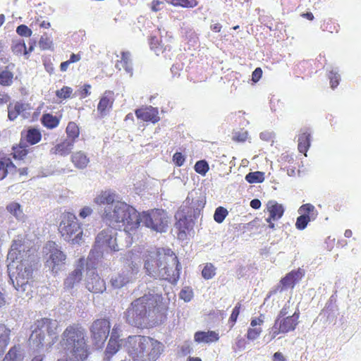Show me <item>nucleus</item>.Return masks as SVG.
Returning <instances> with one entry per match:
<instances>
[{
    "label": "nucleus",
    "mask_w": 361,
    "mask_h": 361,
    "mask_svg": "<svg viewBox=\"0 0 361 361\" xmlns=\"http://www.w3.org/2000/svg\"><path fill=\"white\" fill-rule=\"evenodd\" d=\"M98 206H103L101 216L111 226L123 228L125 234L139 227L138 212L126 202L116 200V194L110 190L102 191L94 199Z\"/></svg>",
    "instance_id": "f257e3e1"
},
{
    "label": "nucleus",
    "mask_w": 361,
    "mask_h": 361,
    "mask_svg": "<svg viewBox=\"0 0 361 361\" xmlns=\"http://www.w3.org/2000/svg\"><path fill=\"white\" fill-rule=\"evenodd\" d=\"M144 268L146 274L154 279L176 283L180 277L181 265L170 249L152 248L145 255Z\"/></svg>",
    "instance_id": "f03ea898"
},
{
    "label": "nucleus",
    "mask_w": 361,
    "mask_h": 361,
    "mask_svg": "<svg viewBox=\"0 0 361 361\" xmlns=\"http://www.w3.org/2000/svg\"><path fill=\"white\" fill-rule=\"evenodd\" d=\"M29 252L25 251L21 240L17 239L13 241L8 253L7 259L10 261L8 264L9 277L17 290L25 291L32 276L33 257Z\"/></svg>",
    "instance_id": "7ed1b4c3"
},
{
    "label": "nucleus",
    "mask_w": 361,
    "mask_h": 361,
    "mask_svg": "<svg viewBox=\"0 0 361 361\" xmlns=\"http://www.w3.org/2000/svg\"><path fill=\"white\" fill-rule=\"evenodd\" d=\"M59 345L68 357L85 361L90 353L85 329L78 324L69 325L61 336Z\"/></svg>",
    "instance_id": "20e7f679"
},
{
    "label": "nucleus",
    "mask_w": 361,
    "mask_h": 361,
    "mask_svg": "<svg viewBox=\"0 0 361 361\" xmlns=\"http://www.w3.org/2000/svg\"><path fill=\"white\" fill-rule=\"evenodd\" d=\"M126 348L133 361H156L163 352V345L142 336H128Z\"/></svg>",
    "instance_id": "39448f33"
},
{
    "label": "nucleus",
    "mask_w": 361,
    "mask_h": 361,
    "mask_svg": "<svg viewBox=\"0 0 361 361\" xmlns=\"http://www.w3.org/2000/svg\"><path fill=\"white\" fill-rule=\"evenodd\" d=\"M161 294L153 293L145 294L131 303L126 312V322L134 326L141 327L147 324V318L161 300Z\"/></svg>",
    "instance_id": "423d86ee"
},
{
    "label": "nucleus",
    "mask_w": 361,
    "mask_h": 361,
    "mask_svg": "<svg viewBox=\"0 0 361 361\" xmlns=\"http://www.w3.org/2000/svg\"><path fill=\"white\" fill-rule=\"evenodd\" d=\"M205 197L199 190H192L188 195L186 200L183 205L175 215L176 219H178L176 226L180 231V233H185L191 226L190 222H188L187 217L196 218L205 204Z\"/></svg>",
    "instance_id": "0eeeda50"
},
{
    "label": "nucleus",
    "mask_w": 361,
    "mask_h": 361,
    "mask_svg": "<svg viewBox=\"0 0 361 361\" xmlns=\"http://www.w3.org/2000/svg\"><path fill=\"white\" fill-rule=\"evenodd\" d=\"M117 235V232L112 228L99 232L96 237L94 248L89 254L88 260L92 262L98 259L104 252H116L121 250Z\"/></svg>",
    "instance_id": "6e6552de"
},
{
    "label": "nucleus",
    "mask_w": 361,
    "mask_h": 361,
    "mask_svg": "<svg viewBox=\"0 0 361 361\" xmlns=\"http://www.w3.org/2000/svg\"><path fill=\"white\" fill-rule=\"evenodd\" d=\"M58 322L47 318L37 320L29 338V344L34 350H38L43 347L45 334L52 337V341L49 343V348L57 340L56 329Z\"/></svg>",
    "instance_id": "1a4fd4ad"
},
{
    "label": "nucleus",
    "mask_w": 361,
    "mask_h": 361,
    "mask_svg": "<svg viewBox=\"0 0 361 361\" xmlns=\"http://www.w3.org/2000/svg\"><path fill=\"white\" fill-rule=\"evenodd\" d=\"M59 231L62 238L73 245L82 241L83 231L75 214L64 212L61 216Z\"/></svg>",
    "instance_id": "9d476101"
},
{
    "label": "nucleus",
    "mask_w": 361,
    "mask_h": 361,
    "mask_svg": "<svg viewBox=\"0 0 361 361\" xmlns=\"http://www.w3.org/2000/svg\"><path fill=\"white\" fill-rule=\"evenodd\" d=\"M139 225L142 223L146 227L157 232H166L168 227V216L162 209H152L138 213Z\"/></svg>",
    "instance_id": "9b49d317"
},
{
    "label": "nucleus",
    "mask_w": 361,
    "mask_h": 361,
    "mask_svg": "<svg viewBox=\"0 0 361 361\" xmlns=\"http://www.w3.org/2000/svg\"><path fill=\"white\" fill-rule=\"evenodd\" d=\"M140 265L132 262L128 267L123 269L120 273L114 275L111 279V283L115 288H121L127 283L133 281L139 271Z\"/></svg>",
    "instance_id": "f8f14e48"
},
{
    "label": "nucleus",
    "mask_w": 361,
    "mask_h": 361,
    "mask_svg": "<svg viewBox=\"0 0 361 361\" xmlns=\"http://www.w3.org/2000/svg\"><path fill=\"white\" fill-rule=\"evenodd\" d=\"M110 322L102 319L95 320L90 326L91 337L97 347H101L106 340L110 331Z\"/></svg>",
    "instance_id": "ddd939ff"
},
{
    "label": "nucleus",
    "mask_w": 361,
    "mask_h": 361,
    "mask_svg": "<svg viewBox=\"0 0 361 361\" xmlns=\"http://www.w3.org/2000/svg\"><path fill=\"white\" fill-rule=\"evenodd\" d=\"M48 245L51 252L49 259L47 261V266L53 273L57 274L64 265L66 257L61 250L56 247L55 243L49 242Z\"/></svg>",
    "instance_id": "4468645a"
},
{
    "label": "nucleus",
    "mask_w": 361,
    "mask_h": 361,
    "mask_svg": "<svg viewBox=\"0 0 361 361\" xmlns=\"http://www.w3.org/2000/svg\"><path fill=\"white\" fill-rule=\"evenodd\" d=\"M299 316L300 312L297 307L291 316H278L275 320L276 326H279V329L281 330V331H282L283 334L295 330L296 326L298 324Z\"/></svg>",
    "instance_id": "2eb2a0df"
},
{
    "label": "nucleus",
    "mask_w": 361,
    "mask_h": 361,
    "mask_svg": "<svg viewBox=\"0 0 361 361\" xmlns=\"http://www.w3.org/2000/svg\"><path fill=\"white\" fill-rule=\"evenodd\" d=\"M304 275V271L302 269L297 271H292L283 278L280 284L277 286L274 292H281L283 290L288 288H293L295 285L302 279Z\"/></svg>",
    "instance_id": "dca6fc26"
},
{
    "label": "nucleus",
    "mask_w": 361,
    "mask_h": 361,
    "mask_svg": "<svg viewBox=\"0 0 361 361\" xmlns=\"http://www.w3.org/2000/svg\"><path fill=\"white\" fill-rule=\"evenodd\" d=\"M82 259H80L79 264L77 265L75 269L69 273L68 276L65 279L63 282L64 289L71 290L79 285L82 278Z\"/></svg>",
    "instance_id": "f3484780"
},
{
    "label": "nucleus",
    "mask_w": 361,
    "mask_h": 361,
    "mask_svg": "<svg viewBox=\"0 0 361 361\" xmlns=\"http://www.w3.org/2000/svg\"><path fill=\"white\" fill-rule=\"evenodd\" d=\"M86 288L92 293H99L106 290V285L98 274H95L93 270H90L86 279Z\"/></svg>",
    "instance_id": "a211bd4d"
},
{
    "label": "nucleus",
    "mask_w": 361,
    "mask_h": 361,
    "mask_svg": "<svg viewBox=\"0 0 361 361\" xmlns=\"http://www.w3.org/2000/svg\"><path fill=\"white\" fill-rule=\"evenodd\" d=\"M267 210L269 214V217L266 219L267 222L279 220L284 212V208L282 204H279L275 200H270L267 202Z\"/></svg>",
    "instance_id": "6ab92c4d"
},
{
    "label": "nucleus",
    "mask_w": 361,
    "mask_h": 361,
    "mask_svg": "<svg viewBox=\"0 0 361 361\" xmlns=\"http://www.w3.org/2000/svg\"><path fill=\"white\" fill-rule=\"evenodd\" d=\"M135 114L138 118L145 121H151L155 123L159 121L158 109L151 106L136 110Z\"/></svg>",
    "instance_id": "aec40b11"
},
{
    "label": "nucleus",
    "mask_w": 361,
    "mask_h": 361,
    "mask_svg": "<svg viewBox=\"0 0 361 361\" xmlns=\"http://www.w3.org/2000/svg\"><path fill=\"white\" fill-rule=\"evenodd\" d=\"M73 140L66 139L63 142L56 145L50 149L52 154H59L61 156H67L73 149Z\"/></svg>",
    "instance_id": "412c9836"
},
{
    "label": "nucleus",
    "mask_w": 361,
    "mask_h": 361,
    "mask_svg": "<svg viewBox=\"0 0 361 361\" xmlns=\"http://www.w3.org/2000/svg\"><path fill=\"white\" fill-rule=\"evenodd\" d=\"M110 92H106L101 97L97 106V111L102 117L106 116L112 107L113 98Z\"/></svg>",
    "instance_id": "4be33fe9"
},
{
    "label": "nucleus",
    "mask_w": 361,
    "mask_h": 361,
    "mask_svg": "<svg viewBox=\"0 0 361 361\" xmlns=\"http://www.w3.org/2000/svg\"><path fill=\"white\" fill-rule=\"evenodd\" d=\"M219 338V334L214 331H197L194 335V340L198 343H212L217 341Z\"/></svg>",
    "instance_id": "5701e85b"
},
{
    "label": "nucleus",
    "mask_w": 361,
    "mask_h": 361,
    "mask_svg": "<svg viewBox=\"0 0 361 361\" xmlns=\"http://www.w3.org/2000/svg\"><path fill=\"white\" fill-rule=\"evenodd\" d=\"M116 68L118 70L123 68L126 73H129L130 75L132 76V61L130 54L128 51H123L121 53V59L116 63Z\"/></svg>",
    "instance_id": "b1692460"
},
{
    "label": "nucleus",
    "mask_w": 361,
    "mask_h": 361,
    "mask_svg": "<svg viewBox=\"0 0 361 361\" xmlns=\"http://www.w3.org/2000/svg\"><path fill=\"white\" fill-rule=\"evenodd\" d=\"M41 137V133L36 128H30L21 133V140L25 139L30 145L38 143Z\"/></svg>",
    "instance_id": "393cba45"
},
{
    "label": "nucleus",
    "mask_w": 361,
    "mask_h": 361,
    "mask_svg": "<svg viewBox=\"0 0 361 361\" xmlns=\"http://www.w3.org/2000/svg\"><path fill=\"white\" fill-rule=\"evenodd\" d=\"M71 161L76 168L82 169L87 167L90 159L84 152L78 151L72 154Z\"/></svg>",
    "instance_id": "a878e982"
},
{
    "label": "nucleus",
    "mask_w": 361,
    "mask_h": 361,
    "mask_svg": "<svg viewBox=\"0 0 361 361\" xmlns=\"http://www.w3.org/2000/svg\"><path fill=\"white\" fill-rule=\"evenodd\" d=\"M27 105L21 102L10 104L8 107V116L11 121L15 120L18 115L27 109Z\"/></svg>",
    "instance_id": "bb28decb"
},
{
    "label": "nucleus",
    "mask_w": 361,
    "mask_h": 361,
    "mask_svg": "<svg viewBox=\"0 0 361 361\" xmlns=\"http://www.w3.org/2000/svg\"><path fill=\"white\" fill-rule=\"evenodd\" d=\"M15 171L16 166L9 158L0 159V180L6 178L8 173H13Z\"/></svg>",
    "instance_id": "cd10ccee"
},
{
    "label": "nucleus",
    "mask_w": 361,
    "mask_h": 361,
    "mask_svg": "<svg viewBox=\"0 0 361 361\" xmlns=\"http://www.w3.org/2000/svg\"><path fill=\"white\" fill-rule=\"evenodd\" d=\"M120 341L109 339L104 352V361H111L112 357L119 350Z\"/></svg>",
    "instance_id": "c85d7f7f"
},
{
    "label": "nucleus",
    "mask_w": 361,
    "mask_h": 361,
    "mask_svg": "<svg viewBox=\"0 0 361 361\" xmlns=\"http://www.w3.org/2000/svg\"><path fill=\"white\" fill-rule=\"evenodd\" d=\"M10 330L0 324V355L4 353L9 342Z\"/></svg>",
    "instance_id": "c756f323"
},
{
    "label": "nucleus",
    "mask_w": 361,
    "mask_h": 361,
    "mask_svg": "<svg viewBox=\"0 0 361 361\" xmlns=\"http://www.w3.org/2000/svg\"><path fill=\"white\" fill-rule=\"evenodd\" d=\"M310 146V133L304 132L298 137V150L305 154Z\"/></svg>",
    "instance_id": "7c9ffc66"
},
{
    "label": "nucleus",
    "mask_w": 361,
    "mask_h": 361,
    "mask_svg": "<svg viewBox=\"0 0 361 361\" xmlns=\"http://www.w3.org/2000/svg\"><path fill=\"white\" fill-rule=\"evenodd\" d=\"M27 145L24 142V140H21L19 145L13 147V157L16 159H23L27 154V149H26Z\"/></svg>",
    "instance_id": "2f4dec72"
},
{
    "label": "nucleus",
    "mask_w": 361,
    "mask_h": 361,
    "mask_svg": "<svg viewBox=\"0 0 361 361\" xmlns=\"http://www.w3.org/2000/svg\"><path fill=\"white\" fill-rule=\"evenodd\" d=\"M6 209L11 215L16 217L18 220L24 219L25 215L20 204L17 202H11L7 205Z\"/></svg>",
    "instance_id": "473e14b6"
},
{
    "label": "nucleus",
    "mask_w": 361,
    "mask_h": 361,
    "mask_svg": "<svg viewBox=\"0 0 361 361\" xmlns=\"http://www.w3.org/2000/svg\"><path fill=\"white\" fill-rule=\"evenodd\" d=\"M245 178L249 183H260L264 180L265 174L262 171L250 172Z\"/></svg>",
    "instance_id": "72a5a7b5"
},
{
    "label": "nucleus",
    "mask_w": 361,
    "mask_h": 361,
    "mask_svg": "<svg viewBox=\"0 0 361 361\" xmlns=\"http://www.w3.org/2000/svg\"><path fill=\"white\" fill-rule=\"evenodd\" d=\"M298 213L300 214V215H308L312 220L315 219L317 216V212L315 207L311 204H302L298 209Z\"/></svg>",
    "instance_id": "f704fd0d"
},
{
    "label": "nucleus",
    "mask_w": 361,
    "mask_h": 361,
    "mask_svg": "<svg viewBox=\"0 0 361 361\" xmlns=\"http://www.w3.org/2000/svg\"><path fill=\"white\" fill-rule=\"evenodd\" d=\"M162 38V36L161 37ZM150 45L152 49H155L157 55L159 54V51L164 52L167 49L168 45H165L163 42V39L160 40L155 36L152 37L150 39Z\"/></svg>",
    "instance_id": "c9c22d12"
},
{
    "label": "nucleus",
    "mask_w": 361,
    "mask_h": 361,
    "mask_svg": "<svg viewBox=\"0 0 361 361\" xmlns=\"http://www.w3.org/2000/svg\"><path fill=\"white\" fill-rule=\"evenodd\" d=\"M42 122L48 128H54L59 125V119L51 114H46L42 118Z\"/></svg>",
    "instance_id": "e433bc0d"
},
{
    "label": "nucleus",
    "mask_w": 361,
    "mask_h": 361,
    "mask_svg": "<svg viewBox=\"0 0 361 361\" xmlns=\"http://www.w3.org/2000/svg\"><path fill=\"white\" fill-rule=\"evenodd\" d=\"M66 132L68 135L67 139L73 140V142H75V139L79 136L80 134L79 128L74 122H70L68 124Z\"/></svg>",
    "instance_id": "4c0bfd02"
},
{
    "label": "nucleus",
    "mask_w": 361,
    "mask_h": 361,
    "mask_svg": "<svg viewBox=\"0 0 361 361\" xmlns=\"http://www.w3.org/2000/svg\"><path fill=\"white\" fill-rule=\"evenodd\" d=\"M166 3L175 6H182L185 8H194L197 5L196 0H164Z\"/></svg>",
    "instance_id": "58836bf2"
},
{
    "label": "nucleus",
    "mask_w": 361,
    "mask_h": 361,
    "mask_svg": "<svg viewBox=\"0 0 361 361\" xmlns=\"http://www.w3.org/2000/svg\"><path fill=\"white\" fill-rule=\"evenodd\" d=\"M11 49L12 51L17 55L21 54L23 52L25 56L28 54V51L23 40L13 41L11 46Z\"/></svg>",
    "instance_id": "ea45409f"
},
{
    "label": "nucleus",
    "mask_w": 361,
    "mask_h": 361,
    "mask_svg": "<svg viewBox=\"0 0 361 361\" xmlns=\"http://www.w3.org/2000/svg\"><path fill=\"white\" fill-rule=\"evenodd\" d=\"M216 267L212 263H206L202 270V276L206 279H212L216 275Z\"/></svg>",
    "instance_id": "a19ab883"
},
{
    "label": "nucleus",
    "mask_w": 361,
    "mask_h": 361,
    "mask_svg": "<svg viewBox=\"0 0 361 361\" xmlns=\"http://www.w3.org/2000/svg\"><path fill=\"white\" fill-rule=\"evenodd\" d=\"M2 361H23V357L14 347L10 349Z\"/></svg>",
    "instance_id": "79ce46f5"
},
{
    "label": "nucleus",
    "mask_w": 361,
    "mask_h": 361,
    "mask_svg": "<svg viewBox=\"0 0 361 361\" xmlns=\"http://www.w3.org/2000/svg\"><path fill=\"white\" fill-rule=\"evenodd\" d=\"M311 220L312 219L310 218L308 215H300L297 218L295 226L299 230H303Z\"/></svg>",
    "instance_id": "37998d69"
},
{
    "label": "nucleus",
    "mask_w": 361,
    "mask_h": 361,
    "mask_svg": "<svg viewBox=\"0 0 361 361\" xmlns=\"http://www.w3.org/2000/svg\"><path fill=\"white\" fill-rule=\"evenodd\" d=\"M227 214L228 211L225 208L219 207L215 210L214 219L217 223L220 224L224 221Z\"/></svg>",
    "instance_id": "c03bdc74"
},
{
    "label": "nucleus",
    "mask_w": 361,
    "mask_h": 361,
    "mask_svg": "<svg viewBox=\"0 0 361 361\" xmlns=\"http://www.w3.org/2000/svg\"><path fill=\"white\" fill-rule=\"evenodd\" d=\"M195 170L201 175H205L209 170V165L204 160L198 161L195 165Z\"/></svg>",
    "instance_id": "a18cd8bd"
},
{
    "label": "nucleus",
    "mask_w": 361,
    "mask_h": 361,
    "mask_svg": "<svg viewBox=\"0 0 361 361\" xmlns=\"http://www.w3.org/2000/svg\"><path fill=\"white\" fill-rule=\"evenodd\" d=\"M262 328L260 326L258 327H251L249 328L247 333V338L248 340L254 341L262 333Z\"/></svg>",
    "instance_id": "49530a36"
},
{
    "label": "nucleus",
    "mask_w": 361,
    "mask_h": 361,
    "mask_svg": "<svg viewBox=\"0 0 361 361\" xmlns=\"http://www.w3.org/2000/svg\"><path fill=\"white\" fill-rule=\"evenodd\" d=\"M329 78L330 80L331 87L332 89L336 87L339 83L340 75L338 74L336 70H331L329 71Z\"/></svg>",
    "instance_id": "de8ad7c7"
},
{
    "label": "nucleus",
    "mask_w": 361,
    "mask_h": 361,
    "mask_svg": "<svg viewBox=\"0 0 361 361\" xmlns=\"http://www.w3.org/2000/svg\"><path fill=\"white\" fill-rule=\"evenodd\" d=\"M73 89L68 86L63 87L61 90L56 92V95L60 99H67L71 97Z\"/></svg>",
    "instance_id": "09e8293b"
},
{
    "label": "nucleus",
    "mask_w": 361,
    "mask_h": 361,
    "mask_svg": "<svg viewBox=\"0 0 361 361\" xmlns=\"http://www.w3.org/2000/svg\"><path fill=\"white\" fill-rule=\"evenodd\" d=\"M39 46L44 50L49 49L52 46V41L47 36H42L39 41Z\"/></svg>",
    "instance_id": "8fccbe9b"
},
{
    "label": "nucleus",
    "mask_w": 361,
    "mask_h": 361,
    "mask_svg": "<svg viewBox=\"0 0 361 361\" xmlns=\"http://www.w3.org/2000/svg\"><path fill=\"white\" fill-rule=\"evenodd\" d=\"M16 32L22 37H30L32 33V30L25 25L18 26Z\"/></svg>",
    "instance_id": "3c124183"
},
{
    "label": "nucleus",
    "mask_w": 361,
    "mask_h": 361,
    "mask_svg": "<svg viewBox=\"0 0 361 361\" xmlns=\"http://www.w3.org/2000/svg\"><path fill=\"white\" fill-rule=\"evenodd\" d=\"M179 295L180 298L185 302H189L192 298L193 293L192 290H190L189 288H185L184 289L181 290Z\"/></svg>",
    "instance_id": "603ef678"
},
{
    "label": "nucleus",
    "mask_w": 361,
    "mask_h": 361,
    "mask_svg": "<svg viewBox=\"0 0 361 361\" xmlns=\"http://www.w3.org/2000/svg\"><path fill=\"white\" fill-rule=\"evenodd\" d=\"M279 334H283L282 331L279 329V326H276V322H274V326L270 330L269 335L264 336V338H268V341H270L275 338Z\"/></svg>",
    "instance_id": "864d4df0"
},
{
    "label": "nucleus",
    "mask_w": 361,
    "mask_h": 361,
    "mask_svg": "<svg viewBox=\"0 0 361 361\" xmlns=\"http://www.w3.org/2000/svg\"><path fill=\"white\" fill-rule=\"evenodd\" d=\"M279 334H283L282 331L279 329V326H276V322H274V326L270 330L269 335L264 336V338H268V341H270L275 338Z\"/></svg>",
    "instance_id": "5fc2aeb1"
},
{
    "label": "nucleus",
    "mask_w": 361,
    "mask_h": 361,
    "mask_svg": "<svg viewBox=\"0 0 361 361\" xmlns=\"http://www.w3.org/2000/svg\"><path fill=\"white\" fill-rule=\"evenodd\" d=\"M279 334H283L282 331L279 329V326H276V322H274V326L270 330L269 335L264 336V338H268V341H270L275 338Z\"/></svg>",
    "instance_id": "6e6d98bb"
},
{
    "label": "nucleus",
    "mask_w": 361,
    "mask_h": 361,
    "mask_svg": "<svg viewBox=\"0 0 361 361\" xmlns=\"http://www.w3.org/2000/svg\"><path fill=\"white\" fill-rule=\"evenodd\" d=\"M121 331V324H115L111 331L110 339L119 341L118 338L120 337Z\"/></svg>",
    "instance_id": "4d7b16f0"
},
{
    "label": "nucleus",
    "mask_w": 361,
    "mask_h": 361,
    "mask_svg": "<svg viewBox=\"0 0 361 361\" xmlns=\"http://www.w3.org/2000/svg\"><path fill=\"white\" fill-rule=\"evenodd\" d=\"M240 304H238L233 310L232 311V313L231 314V317L229 318V321L232 322V326H233L234 325V324L235 323L237 319H238V317L239 315V313H240Z\"/></svg>",
    "instance_id": "13d9d810"
},
{
    "label": "nucleus",
    "mask_w": 361,
    "mask_h": 361,
    "mask_svg": "<svg viewBox=\"0 0 361 361\" xmlns=\"http://www.w3.org/2000/svg\"><path fill=\"white\" fill-rule=\"evenodd\" d=\"M173 161L178 166H181L185 161V158L180 152H176L173 156Z\"/></svg>",
    "instance_id": "bf43d9fd"
},
{
    "label": "nucleus",
    "mask_w": 361,
    "mask_h": 361,
    "mask_svg": "<svg viewBox=\"0 0 361 361\" xmlns=\"http://www.w3.org/2000/svg\"><path fill=\"white\" fill-rule=\"evenodd\" d=\"M247 137V132L241 130L235 132L233 136V139L238 142H244Z\"/></svg>",
    "instance_id": "052dcab7"
},
{
    "label": "nucleus",
    "mask_w": 361,
    "mask_h": 361,
    "mask_svg": "<svg viewBox=\"0 0 361 361\" xmlns=\"http://www.w3.org/2000/svg\"><path fill=\"white\" fill-rule=\"evenodd\" d=\"M293 305V302H291V301L290 300H288V302L285 304L283 307L279 312L278 316H280V317L286 316L289 313V310Z\"/></svg>",
    "instance_id": "680f3d73"
},
{
    "label": "nucleus",
    "mask_w": 361,
    "mask_h": 361,
    "mask_svg": "<svg viewBox=\"0 0 361 361\" xmlns=\"http://www.w3.org/2000/svg\"><path fill=\"white\" fill-rule=\"evenodd\" d=\"M264 322V316L263 314H260L259 317H255L252 319L250 322V326L252 327H257V326H261L263 324Z\"/></svg>",
    "instance_id": "e2e57ef3"
},
{
    "label": "nucleus",
    "mask_w": 361,
    "mask_h": 361,
    "mask_svg": "<svg viewBox=\"0 0 361 361\" xmlns=\"http://www.w3.org/2000/svg\"><path fill=\"white\" fill-rule=\"evenodd\" d=\"M164 4V2L161 1H153L151 4V9L154 12H157L163 8Z\"/></svg>",
    "instance_id": "0e129e2a"
},
{
    "label": "nucleus",
    "mask_w": 361,
    "mask_h": 361,
    "mask_svg": "<svg viewBox=\"0 0 361 361\" xmlns=\"http://www.w3.org/2000/svg\"><path fill=\"white\" fill-rule=\"evenodd\" d=\"M91 85L89 84H86L83 86L82 89L80 91V96L81 98H85L88 95L90 94Z\"/></svg>",
    "instance_id": "69168bd1"
},
{
    "label": "nucleus",
    "mask_w": 361,
    "mask_h": 361,
    "mask_svg": "<svg viewBox=\"0 0 361 361\" xmlns=\"http://www.w3.org/2000/svg\"><path fill=\"white\" fill-rule=\"evenodd\" d=\"M92 213V208H90V207H83L80 213H79V216L82 218V219H85L86 218L87 216H90L91 214Z\"/></svg>",
    "instance_id": "338daca9"
},
{
    "label": "nucleus",
    "mask_w": 361,
    "mask_h": 361,
    "mask_svg": "<svg viewBox=\"0 0 361 361\" xmlns=\"http://www.w3.org/2000/svg\"><path fill=\"white\" fill-rule=\"evenodd\" d=\"M259 136L262 140L271 141L274 137V133L272 132L265 131L261 133Z\"/></svg>",
    "instance_id": "774afa93"
}]
</instances>
